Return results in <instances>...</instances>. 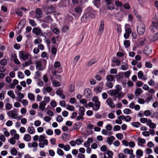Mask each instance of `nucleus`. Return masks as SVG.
Segmentation results:
<instances>
[{"label":"nucleus","mask_w":158,"mask_h":158,"mask_svg":"<svg viewBox=\"0 0 158 158\" xmlns=\"http://www.w3.org/2000/svg\"><path fill=\"white\" fill-rule=\"evenodd\" d=\"M94 16V14L86 12L85 13L81 18V20L83 22H85L87 20H90Z\"/></svg>","instance_id":"nucleus-1"},{"label":"nucleus","mask_w":158,"mask_h":158,"mask_svg":"<svg viewBox=\"0 0 158 158\" xmlns=\"http://www.w3.org/2000/svg\"><path fill=\"white\" fill-rule=\"evenodd\" d=\"M145 31V26L143 23L140 24L137 27V32L140 35H143Z\"/></svg>","instance_id":"nucleus-2"},{"label":"nucleus","mask_w":158,"mask_h":158,"mask_svg":"<svg viewBox=\"0 0 158 158\" xmlns=\"http://www.w3.org/2000/svg\"><path fill=\"white\" fill-rule=\"evenodd\" d=\"M92 101L95 103V106L93 107L94 110H98L100 108V102L98 100V97L94 96L92 98Z\"/></svg>","instance_id":"nucleus-3"},{"label":"nucleus","mask_w":158,"mask_h":158,"mask_svg":"<svg viewBox=\"0 0 158 158\" xmlns=\"http://www.w3.org/2000/svg\"><path fill=\"white\" fill-rule=\"evenodd\" d=\"M29 54L24 51L19 52V58L25 61L28 59Z\"/></svg>","instance_id":"nucleus-4"},{"label":"nucleus","mask_w":158,"mask_h":158,"mask_svg":"<svg viewBox=\"0 0 158 158\" xmlns=\"http://www.w3.org/2000/svg\"><path fill=\"white\" fill-rule=\"evenodd\" d=\"M7 114L9 117L14 119H16L18 116V113L15 109L9 111L7 112Z\"/></svg>","instance_id":"nucleus-5"},{"label":"nucleus","mask_w":158,"mask_h":158,"mask_svg":"<svg viewBox=\"0 0 158 158\" xmlns=\"http://www.w3.org/2000/svg\"><path fill=\"white\" fill-rule=\"evenodd\" d=\"M44 10L48 13H53L56 10L55 8L52 5L50 6H46L44 8Z\"/></svg>","instance_id":"nucleus-6"},{"label":"nucleus","mask_w":158,"mask_h":158,"mask_svg":"<svg viewBox=\"0 0 158 158\" xmlns=\"http://www.w3.org/2000/svg\"><path fill=\"white\" fill-rule=\"evenodd\" d=\"M35 64L36 68L38 70L42 71L45 68L43 66L41 61H37L35 62Z\"/></svg>","instance_id":"nucleus-7"},{"label":"nucleus","mask_w":158,"mask_h":158,"mask_svg":"<svg viewBox=\"0 0 158 158\" xmlns=\"http://www.w3.org/2000/svg\"><path fill=\"white\" fill-rule=\"evenodd\" d=\"M106 102L109 107L111 108H114L115 106V105L113 102L112 99L111 98H108L106 100Z\"/></svg>","instance_id":"nucleus-8"},{"label":"nucleus","mask_w":158,"mask_h":158,"mask_svg":"<svg viewBox=\"0 0 158 158\" xmlns=\"http://www.w3.org/2000/svg\"><path fill=\"white\" fill-rule=\"evenodd\" d=\"M35 13L36 14V18L37 19L41 18L42 16V12L40 9L39 8H37L36 9Z\"/></svg>","instance_id":"nucleus-9"},{"label":"nucleus","mask_w":158,"mask_h":158,"mask_svg":"<svg viewBox=\"0 0 158 158\" xmlns=\"http://www.w3.org/2000/svg\"><path fill=\"white\" fill-rule=\"evenodd\" d=\"M82 6L81 5L78 6H76L74 10L78 15H80L83 11Z\"/></svg>","instance_id":"nucleus-10"},{"label":"nucleus","mask_w":158,"mask_h":158,"mask_svg":"<svg viewBox=\"0 0 158 158\" xmlns=\"http://www.w3.org/2000/svg\"><path fill=\"white\" fill-rule=\"evenodd\" d=\"M154 29L157 30L158 29V23L156 21L153 22L152 24V26L150 30L152 31H155Z\"/></svg>","instance_id":"nucleus-11"},{"label":"nucleus","mask_w":158,"mask_h":158,"mask_svg":"<svg viewBox=\"0 0 158 158\" xmlns=\"http://www.w3.org/2000/svg\"><path fill=\"white\" fill-rule=\"evenodd\" d=\"M52 91V88L49 86L46 87H44L42 89V91L43 94L45 95L47 94V92L49 93Z\"/></svg>","instance_id":"nucleus-12"},{"label":"nucleus","mask_w":158,"mask_h":158,"mask_svg":"<svg viewBox=\"0 0 158 158\" xmlns=\"http://www.w3.org/2000/svg\"><path fill=\"white\" fill-rule=\"evenodd\" d=\"M124 153L125 154H129L130 156L131 155H133V151L132 149H129L128 148H126L124 149L123 151Z\"/></svg>","instance_id":"nucleus-13"},{"label":"nucleus","mask_w":158,"mask_h":158,"mask_svg":"<svg viewBox=\"0 0 158 158\" xmlns=\"http://www.w3.org/2000/svg\"><path fill=\"white\" fill-rule=\"evenodd\" d=\"M104 28V22L102 21L100 23L99 28V34L101 35L103 32Z\"/></svg>","instance_id":"nucleus-14"},{"label":"nucleus","mask_w":158,"mask_h":158,"mask_svg":"<svg viewBox=\"0 0 158 158\" xmlns=\"http://www.w3.org/2000/svg\"><path fill=\"white\" fill-rule=\"evenodd\" d=\"M108 93L110 94L111 96H114L115 98H117V95L118 93L117 91L115 90H111L108 91Z\"/></svg>","instance_id":"nucleus-15"},{"label":"nucleus","mask_w":158,"mask_h":158,"mask_svg":"<svg viewBox=\"0 0 158 158\" xmlns=\"http://www.w3.org/2000/svg\"><path fill=\"white\" fill-rule=\"evenodd\" d=\"M158 39V32L154 36H150L149 37V40L152 42L155 41Z\"/></svg>","instance_id":"nucleus-16"},{"label":"nucleus","mask_w":158,"mask_h":158,"mask_svg":"<svg viewBox=\"0 0 158 158\" xmlns=\"http://www.w3.org/2000/svg\"><path fill=\"white\" fill-rule=\"evenodd\" d=\"M32 32L37 35H39L41 34V31L40 29L36 27H35L33 29Z\"/></svg>","instance_id":"nucleus-17"},{"label":"nucleus","mask_w":158,"mask_h":158,"mask_svg":"<svg viewBox=\"0 0 158 158\" xmlns=\"http://www.w3.org/2000/svg\"><path fill=\"white\" fill-rule=\"evenodd\" d=\"M136 156L137 158H140L143 154V152L141 149H138L136 151Z\"/></svg>","instance_id":"nucleus-18"},{"label":"nucleus","mask_w":158,"mask_h":158,"mask_svg":"<svg viewBox=\"0 0 158 158\" xmlns=\"http://www.w3.org/2000/svg\"><path fill=\"white\" fill-rule=\"evenodd\" d=\"M48 144V140H44V141L40 142L39 144V145L40 148H43L45 145H47Z\"/></svg>","instance_id":"nucleus-19"},{"label":"nucleus","mask_w":158,"mask_h":158,"mask_svg":"<svg viewBox=\"0 0 158 158\" xmlns=\"http://www.w3.org/2000/svg\"><path fill=\"white\" fill-rule=\"evenodd\" d=\"M39 108L42 110L45 109V106L46 105V103L44 101H42L40 102Z\"/></svg>","instance_id":"nucleus-20"},{"label":"nucleus","mask_w":158,"mask_h":158,"mask_svg":"<svg viewBox=\"0 0 158 158\" xmlns=\"http://www.w3.org/2000/svg\"><path fill=\"white\" fill-rule=\"evenodd\" d=\"M92 91L89 88H86L84 90V94L87 97H89Z\"/></svg>","instance_id":"nucleus-21"},{"label":"nucleus","mask_w":158,"mask_h":158,"mask_svg":"<svg viewBox=\"0 0 158 158\" xmlns=\"http://www.w3.org/2000/svg\"><path fill=\"white\" fill-rule=\"evenodd\" d=\"M146 39L145 37H143L139 39L138 40V44L139 45H143L146 41Z\"/></svg>","instance_id":"nucleus-22"},{"label":"nucleus","mask_w":158,"mask_h":158,"mask_svg":"<svg viewBox=\"0 0 158 158\" xmlns=\"http://www.w3.org/2000/svg\"><path fill=\"white\" fill-rule=\"evenodd\" d=\"M144 76L143 73L141 71H140L138 73V76L139 79H141L142 78V79L143 80H146V78L145 77H143Z\"/></svg>","instance_id":"nucleus-23"},{"label":"nucleus","mask_w":158,"mask_h":158,"mask_svg":"<svg viewBox=\"0 0 158 158\" xmlns=\"http://www.w3.org/2000/svg\"><path fill=\"white\" fill-rule=\"evenodd\" d=\"M115 139L114 137L113 136H111L107 139V143L109 145H111L113 141Z\"/></svg>","instance_id":"nucleus-24"},{"label":"nucleus","mask_w":158,"mask_h":158,"mask_svg":"<svg viewBox=\"0 0 158 158\" xmlns=\"http://www.w3.org/2000/svg\"><path fill=\"white\" fill-rule=\"evenodd\" d=\"M121 69L124 71L127 70L128 69V64L125 63V62H122L121 65Z\"/></svg>","instance_id":"nucleus-25"},{"label":"nucleus","mask_w":158,"mask_h":158,"mask_svg":"<svg viewBox=\"0 0 158 158\" xmlns=\"http://www.w3.org/2000/svg\"><path fill=\"white\" fill-rule=\"evenodd\" d=\"M97 62V60L96 59H93L90 60L87 64V65L88 66H90L94 64Z\"/></svg>","instance_id":"nucleus-26"},{"label":"nucleus","mask_w":158,"mask_h":158,"mask_svg":"<svg viewBox=\"0 0 158 158\" xmlns=\"http://www.w3.org/2000/svg\"><path fill=\"white\" fill-rule=\"evenodd\" d=\"M112 61L113 62L115 63L117 66L120 65L121 64L120 60L117 59L115 57L113 58Z\"/></svg>","instance_id":"nucleus-27"},{"label":"nucleus","mask_w":158,"mask_h":158,"mask_svg":"<svg viewBox=\"0 0 158 158\" xmlns=\"http://www.w3.org/2000/svg\"><path fill=\"white\" fill-rule=\"evenodd\" d=\"M81 125V122H78L76 123L73 126V129L74 130L79 129Z\"/></svg>","instance_id":"nucleus-28"},{"label":"nucleus","mask_w":158,"mask_h":158,"mask_svg":"<svg viewBox=\"0 0 158 158\" xmlns=\"http://www.w3.org/2000/svg\"><path fill=\"white\" fill-rule=\"evenodd\" d=\"M143 91L141 88H137L135 89V94L136 96L139 95L142 93Z\"/></svg>","instance_id":"nucleus-29"},{"label":"nucleus","mask_w":158,"mask_h":158,"mask_svg":"<svg viewBox=\"0 0 158 158\" xmlns=\"http://www.w3.org/2000/svg\"><path fill=\"white\" fill-rule=\"evenodd\" d=\"M101 0H94V1H93V3L97 7L99 8L100 7Z\"/></svg>","instance_id":"nucleus-30"},{"label":"nucleus","mask_w":158,"mask_h":158,"mask_svg":"<svg viewBox=\"0 0 158 158\" xmlns=\"http://www.w3.org/2000/svg\"><path fill=\"white\" fill-rule=\"evenodd\" d=\"M45 21L48 23H50L52 22L53 19L49 16H47L45 19Z\"/></svg>","instance_id":"nucleus-31"},{"label":"nucleus","mask_w":158,"mask_h":158,"mask_svg":"<svg viewBox=\"0 0 158 158\" xmlns=\"http://www.w3.org/2000/svg\"><path fill=\"white\" fill-rule=\"evenodd\" d=\"M28 132L30 134H33L35 132V130L33 127H29L28 128Z\"/></svg>","instance_id":"nucleus-32"},{"label":"nucleus","mask_w":158,"mask_h":158,"mask_svg":"<svg viewBox=\"0 0 158 158\" xmlns=\"http://www.w3.org/2000/svg\"><path fill=\"white\" fill-rule=\"evenodd\" d=\"M32 64V60L31 59H29L28 61H26L23 64V66L27 67L29 65H30L31 64Z\"/></svg>","instance_id":"nucleus-33"},{"label":"nucleus","mask_w":158,"mask_h":158,"mask_svg":"<svg viewBox=\"0 0 158 158\" xmlns=\"http://www.w3.org/2000/svg\"><path fill=\"white\" fill-rule=\"evenodd\" d=\"M31 139V136L29 134H27L24 135L23 137V139L26 141H29Z\"/></svg>","instance_id":"nucleus-34"},{"label":"nucleus","mask_w":158,"mask_h":158,"mask_svg":"<svg viewBox=\"0 0 158 158\" xmlns=\"http://www.w3.org/2000/svg\"><path fill=\"white\" fill-rule=\"evenodd\" d=\"M79 112L80 113L79 114L80 115H84V112H85V109L83 106H81L80 107L79 110Z\"/></svg>","instance_id":"nucleus-35"},{"label":"nucleus","mask_w":158,"mask_h":158,"mask_svg":"<svg viewBox=\"0 0 158 158\" xmlns=\"http://www.w3.org/2000/svg\"><path fill=\"white\" fill-rule=\"evenodd\" d=\"M7 94L13 98H15V95L12 90H9L7 92Z\"/></svg>","instance_id":"nucleus-36"},{"label":"nucleus","mask_w":158,"mask_h":158,"mask_svg":"<svg viewBox=\"0 0 158 158\" xmlns=\"http://www.w3.org/2000/svg\"><path fill=\"white\" fill-rule=\"evenodd\" d=\"M123 77V74L122 73H119L116 76V78L117 81H120Z\"/></svg>","instance_id":"nucleus-37"},{"label":"nucleus","mask_w":158,"mask_h":158,"mask_svg":"<svg viewBox=\"0 0 158 158\" xmlns=\"http://www.w3.org/2000/svg\"><path fill=\"white\" fill-rule=\"evenodd\" d=\"M66 108L69 110L73 111L74 110V106L68 104L66 105Z\"/></svg>","instance_id":"nucleus-38"},{"label":"nucleus","mask_w":158,"mask_h":158,"mask_svg":"<svg viewBox=\"0 0 158 158\" xmlns=\"http://www.w3.org/2000/svg\"><path fill=\"white\" fill-rule=\"evenodd\" d=\"M114 79V77L112 75H108L106 77V80L107 81H112Z\"/></svg>","instance_id":"nucleus-39"},{"label":"nucleus","mask_w":158,"mask_h":158,"mask_svg":"<svg viewBox=\"0 0 158 158\" xmlns=\"http://www.w3.org/2000/svg\"><path fill=\"white\" fill-rule=\"evenodd\" d=\"M0 64L2 65H6L7 64V61L6 59H3L0 60Z\"/></svg>","instance_id":"nucleus-40"},{"label":"nucleus","mask_w":158,"mask_h":158,"mask_svg":"<svg viewBox=\"0 0 158 158\" xmlns=\"http://www.w3.org/2000/svg\"><path fill=\"white\" fill-rule=\"evenodd\" d=\"M12 108V105L9 103H7L5 106V108L6 110H9Z\"/></svg>","instance_id":"nucleus-41"},{"label":"nucleus","mask_w":158,"mask_h":158,"mask_svg":"<svg viewBox=\"0 0 158 158\" xmlns=\"http://www.w3.org/2000/svg\"><path fill=\"white\" fill-rule=\"evenodd\" d=\"M29 23L30 25L32 27H35L36 26V23L35 21L33 19H30Z\"/></svg>","instance_id":"nucleus-42"},{"label":"nucleus","mask_w":158,"mask_h":158,"mask_svg":"<svg viewBox=\"0 0 158 158\" xmlns=\"http://www.w3.org/2000/svg\"><path fill=\"white\" fill-rule=\"evenodd\" d=\"M28 98L31 101H33L35 100V96L34 94L31 93H29L28 94Z\"/></svg>","instance_id":"nucleus-43"},{"label":"nucleus","mask_w":158,"mask_h":158,"mask_svg":"<svg viewBox=\"0 0 158 158\" xmlns=\"http://www.w3.org/2000/svg\"><path fill=\"white\" fill-rule=\"evenodd\" d=\"M117 95V97L118 98L119 100H120L123 97L124 95L122 92H118Z\"/></svg>","instance_id":"nucleus-44"},{"label":"nucleus","mask_w":158,"mask_h":158,"mask_svg":"<svg viewBox=\"0 0 158 158\" xmlns=\"http://www.w3.org/2000/svg\"><path fill=\"white\" fill-rule=\"evenodd\" d=\"M140 123L138 122H134L131 123L132 125L136 127H138L140 126Z\"/></svg>","instance_id":"nucleus-45"},{"label":"nucleus","mask_w":158,"mask_h":158,"mask_svg":"<svg viewBox=\"0 0 158 158\" xmlns=\"http://www.w3.org/2000/svg\"><path fill=\"white\" fill-rule=\"evenodd\" d=\"M130 42L129 40H126L124 41V44L126 48H128L130 45Z\"/></svg>","instance_id":"nucleus-46"},{"label":"nucleus","mask_w":158,"mask_h":158,"mask_svg":"<svg viewBox=\"0 0 158 158\" xmlns=\"http://www.w3.org/2000/svg\"><path fill=\"white\" fill-rule=\"evenodd\" d=\"M17 151L15 148H12L10 152L11 154V155L15 156L16 155L17 153Z\"/></svg>","instance_id":"nucleus-47"},{"label":"nucleus","mask_w":158,"mask_h":158,"mask_svg":"<svg viewBox=\"0 0 158 158\" xmlns=\"http://www.w3.org/2000/svg\"><path fill=\"white\" fill-rule=\"evenodd\" d=\"M153 98V95L149 94L147 99L145 100V102L148 103Z\"/></svg>","instance_id":"nucleus-48"},{"label":"nucleus","mask_w":158,"mask_h":158,"mask_svg":"<svg viewBox=\"0 0 158 158\" xmlns=\"http://www.w3.org/2000/svg\"><path fill=\"white\" fill-rule=\"evenodd\" d=\"M56 120L58 122L60 123L63 120V118L60 115H58L56 118Z\"/></svg>","instance_id":"nucleus-49"},{"label":"nucleus","mask_w":158,"mask_h":158,"mask_svg":"<svg viewBox=\"0 0 158 158\" xmlns=\"http://www.w3.org/2000/svg\"><path fill=\"white\" fill-rule=\"evenodd\" d=\"M52 84L54 86L56 87H58L60 86V83L56 81H53L52 82Z\"/></svg>","instance_id":"nucleus-50"},{"label":"nucleus","mask_w":158,"mask_h":158,"mask_svg":"<svg viewBox=\"0 0 158 158\" xmlns=\"http://www.w3.org/2000/svg\"><path fill=\"white\" fill-rule=\"evenodd\" d=\"M42 40L40 38H38V39H36L34 41V43L35 44H41Z\"/></svg>","instance_id":"nucleus-51"},{"label":"nucleus","mask_w":158,"mask_h":158,"mask_svg":"<svg viewBox=\"0 0 158 158\" xmlns=\"http://www.w3.org/2000/svg\"><path fill=\"white\" fill-rule=\"evenodd\" d=\"M138 141L139 143L142 144H145L146 143V141L145 139L139 138L138 139Z\"/></svg>","instance_id":"nucleus-52"},{"label":"nucleus","mask_w":158,"mask_h":158,"mask_svg":"<svg viewBox=\"0 0 158 158\" xmlns=\"http://www.w3.org/2000/svg\"><path fill=\"white\" fill-rule=\"evenodd\" d=\"M52 30L54 33L56 34H58L60 32L59 30L57 28H53Z\"/></svg>","instance_id":"nucleus-53"},{"label":"nucleus","mask_w":158,"mask_h":158,"mask_svg":"<svg viewBox=\"0 0 158 158\" xmlns=\"http://www.w3.org/2000/svg\"><path fill=\"white\" fill-rule=\"evenodd\" d=\"M102 89L100 87H97L94 89V90L97 93H98L101 92Z\"/></svg>","instance_id":"nucleus-54"},{"label":"nucleus","mask_w":158,"mask_h":158,"mask_svg":"<svg viewBox=\"0 0 158 158\" xmlns=\"http://www.w3.org/2000/svg\"><path fill=\"white\" fill-rule=\"evenodd\" d=\"M57 153L60 156H62L64 154L63 151L60 148L57 149Z\"/></svg>","instance_id":"nucleus-55"},{"label":"nucleus","mask_w":158,"mask_h":158,"mask_svg":"<svg viewBox=\"0 0 158 158\" xmlns=\"http://www.w3.org/2000/svg\"><path fill=\"white\" fill-rule=\"evenodd\" d=\"M118 158H127V156L123 153H120L118 155Z\"/></svg>","instance_id":"nucleus-56"},{"label":"nucleus","mask_w":158,"mask_h":158,"mask_svg":"<svg viewBox=\"0 0 158 158\" xmlns=\"http://www.w3.org/2000/svg\"><path fill=\"white\" fill-rule=\"evenodd\" d=\"M145 65L147 68H151L152 67V65L150 62H146L145 63Z\"/></svg>","instance_id":"nucleus-57"},{"label":"nucleus","mask_w":158,"mask_h":158,"mask_svg":"<svg viewBox=\"0 0 158 158\" xmlns=\"http://www.w3.org/2000/svg\"><path fill=\"white\" fill-rule=\"evenodd\" d=\"M63 94L62 90L61 89V88H59V89L56 91V94L60 96V94Z\"/></svg>","instance_id":"nucleus-58"},{"label":"nucleus","mask_w":158,"mask_h":158,"mask_svg":"<svg viewBox=\"0 0 158 158\" xmlns=\"http://www.w3.org/2000/svg\"><path fill=\"white\" fill-rule=\"evenodd\" d=\"M106 85L109 88H112L113 85V84L111 82V81H107L106 83Z\"/></svg>","instance_id":"nucleus-59"},{"label":"nucleus","mask_w":158,"mask_h":158,"mask_svg":"<svg viewBox=\"0 0 158 158\" xmlns=\"http://www.w3.org/2000/svg\"><path fill=\"white\" fill-rule=\"evenodd\" d=\"M128 145L131 148H134L135 145V143L133 141H130L128 143Z\"/></svg>","instance_id":"nucleus-60"},{"label":"nucleus","mask_w":158,"mask_h":158,"mask_svg":"<svg viewBox=\"0 0 158 158\" xmlns=\"http://www.w3.org/2000/svg\"><path fill=\"white\" fill-rule=\"evenodd\" d=\"M116 137L118 139L121 140L123 138V135L121 133H118L116 134Z\"/></svg>","instance_id":"nucleus-61"},{"label":"nucleus","mask_w":158,"mask_h":158,"mask_svg":"<svg viewBox=\"0 0 158 158\" xmlns=\"http://www.w3.org/2000/svg\"><path fill=\"white\" fill-rule=\"evenodd\" d=\"M120 127L118 125H116L114 126L113 128V131H119L120 130Z\"/></svg>","instance_id":"nucleus-62"},{"label":"nucleus","mask_w":158,"mask_h":158,"mask_svg":"<svg viewBox=\"0 0 158 158\" xmlns=\"http://www.w3.org/2000/svg\"><path fill=\"white\" fill-rule=\"evenodd\" d=\"M15 12L16 14L19 16H22L23 15V12L21 11L19 9L17 10Z\"/></svg>","instance_id":"nucleus-63"},{"label":"nucleus","mask_w":158,"mask_h":158,"mask_svg":"<svg viewBox=\"0 0 158 158\" xmlns=\"http://www.w3.org/2000/svg\"><path fill=\"white\" fill-rule=\"evenodd\" d=\"M9 141L11 144L13 145L14 144L16 143V141L13 137L10 138Z\"/></svg>","instance_id":"nucleus-64"}]
</instances>
